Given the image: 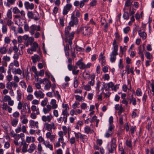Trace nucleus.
<instances>
[{
  "instance_id": "338daca9",
  "label": "nucleus",
  "mask_w": 154,
  "mask_h": 154,
  "mask_svg": "<svg viewBox=\"0 0 154 154\" xmlns=\"http://www.w3.org/2000/svg\"><path fill=\"white\" fill-rule=\"evenodd\" d=\"M123 17L125 19L128 20L129 19V14L127 12H125L123 14Z\"/></svg>"
},
{
  "instance_id": "412c9836",
  "label": "nucleus",
  "mask_w": 154,
  "mask_h": 154,
  "mask_svg": "<svg viewBox=\"0 0 154 154\" xmlns=\"http://www.w3.org/2000/svg\"><path fill=\"white\" fill-rule=\"evenodd\" d=\"M54 126V124L52 123L51 124H48L47 123H45L44 124V128L45 130H47L48 131H50L52 129L53 127Z\"/></svg>"
},
{
  "instance_id": "e2e57ef3",
  "label": "nucleus",
  "mask_w": 154,
  "mask_h": 154,
  "mask_svg": "<svg viewBox=\"0 0 154 154\" xmlns=\"http://www.w3.org/2000/svg\"><path fill=\"white\" fill-rule=\"evenodd\" d=\"M75 99L79 101L84 100V98L83 97L80 96L79 95H75Z\"/></svg>"
},
{
  "instance_id": "c03bdc74",
  "label": "nucleus",
  "mask_w": 154,
  "mask_h": 154,
  "mask_svg": "<svg viewBox=\"0 0 154 154\" xmlns=\"http://www.w3.org/2000/svg\"><path fill=\"white\" fill-rule=\"evenodd\" d=\"M7 50L6 47L3 46L0 48V53L2 54H4L6 53Z\"/></svg>"
},
{
  "instance_id": "e433bc0d",
  "label": "nucleus",
  "mask_w": 154,
  "mask_h": 154,
  "mask_svg": "<svg viewBox=\"0 0 154 154\" xmlns=\"http://www.w3.org/2000/svg\"><path fill=\"white\" fill-rule=\"evenodd\" d=\"M32 46H31V48L34 51V52L36 51V49L38 48L40 49V47H39L38 44L36 42H34L32 44Z\"/></svg>"
},
{
  "instance_id": "58836bf2",
  "label": "nucleus",
  "mask_w": 154,
  "mask_h": 154,
  "mask_svg": "<svg viewBox=\"0 0 154 154\" xmlns=\"http://www.w3.org/2000/svg\"><path fill=\"white\" fill-rule=\"evenodd\" d=\"M26 141L28 143H34L35 141V138L33 137L27 136L26 137Z\"/></svg>"
},
{
  "instance_id": "a18cd8bd",
  "label": "nucleus",
  "mask_w": 154,
  "mask_h": 154,
  "mask_svg": "<svg viewBox=\"0 0 154 154\" xmlns=\"http://www.w3.org/2000/svg\"><path fill=\"white\" fill-rule=\"evenodd\" d=\"M113 117L112 116H111L109 119V127H115L114 125L113 124Z\"/></svg>"
},
{
  "instance_id": "6e6d98bb",
  "label": "nucleus",
  "mask_w": 154,
  "mask_h": 154,
  "mask_svg": "<svg viewBox=\"0 0 154 154\" xmlns=\"http://www.w3.org/2000/svg\"><path fill=\"white\" fill-rule=\"evenodd\" d=\"M4 42L5 43V44H9L11 42V39L10 37L8 36L5 37L4 38Z\"/></svg>"
},
{
  "instance_id": "c85d7f7f",
  "label": "nucleus",
  "mask_w": 154,
  "mask_h": 154,
  "mask_svg": "<svg viewBox=\"0 0 154 154\" xmlns=\"http://www.w3.org/2000/svg\"><path fill=\"white\" fill-rule=\"evenodd\" d=\"M83 34L84 35H90L91 31L90 29L88 27H85L83 29Z\"/></svg>"
},
{
  "instance_id": "423d86ee",
  "label": "nucleus",
  "mask_w": 154,
  "mask_h": 154,
  "mask_svg": "<svg viewBox=\"0 0 154 154\" xmlns=\"http://www.w3.org/2000/svg\"><path fill=\"white\" fill-rule=\"evenodd\" d=\"M79 22V19L76 17L71 16V20L69 23V25L73 26L74 25H77Z\"/></svg>"
},
{
  "instance_id": "f257e3e1",
  "label": "nucleus",
  "mask_w": 154,
  "mask_h": 154,
  "mask_svg": "<svg viewBox=\"0 0 154 154\" xmlns=\"http://www.w3.org/2000/svg\"><path fill=\"white\" fill-rule=\"evenodd\" d=\"M116 140L114 138L111 139L110 143H108L107 148L109 152L112 153L116 150Z\"/></svg>"
},
{
  "instance_id": "052dcab7",
  "label": "nucleus",
  "mask_w": 154,
  "mask_h": 154,
  "mask_svg": "<svg viewBox=\"0 0 154 154\" xmlns=\"http://www.w3.org/2000/svg\"><path fill=\"white\" fill-rule=\"evenodd\" d=\"M19 85L21 86L22 88L26 89V83L24 81H21L19 83Z\"/></svg>"
},
{
  "instance_id": "473e14b6",
  "label": "nucleus",
  "mask_w": 154,
  "mask_h": 154,
  "mask_svg": "<svg viewBox=\"0 0 154 154\" xmlns=\"http://www.w3.org/2000/svg\"><path fill=\"white\" fill-rule=\"evenodd\" d=\"M31 59L34 63H35L37 61L39 62L40 59L39 56L36 54H35L31 57Z\"/></svg>"
},
{
  "instance_id": "13d9d810",
  "label": "nucleus",
  "mask_w": 154,
  "mask_h": 154,
  "mask_svg": "<svg viewBox=\"0 0 154 154\" xmlns=\"http://www.w3.org/2000/svg\"><path fill=\"white\" fill-rule=\"evenodd\" d=\"M125 7H128L132 5V2L131 0H125Z\"/></svg>"
},
{
  "instance_id": "dca6fc26",
  "label": "nucleus",
  "mask_w": 154,
  "mask_h": 154,
  "mask_svg": "<svg viewBox=\"0 0 154 154\" xmlns=\"http://www.w3.org/2000/svg\"><path fill=\"white\" fill-rule=\"evenodd\" d=\"M46 137L47 139H49L51 142H54L55 139V136L52 135L50 132L47 133L46 134Z\"/></svg>"
},
{
  "instance_id": "79ce46f5",
  "label": "nucleus",
  "mask_w": 154,
  "mask_h": 154,
  "mask_svg": "<svg viewBox=\"0 0 154 154\" xmlns=\"http://www.w3.org/2000/svg\"><path fill=\"white\" fill-rule=\"evenodd\" d=\"M58 135L59 137L58 140H59V141H64V140L63 137L64 134H63V132L62 131H60L58 132Z\"/></svg>"
},
{
  "instance_id": "aec40b11",
  "label": "nucleus",
  "mask_w": 154,
  "mask_h": 154,
  "mask_svg": "<svg viewBox=\"0 0 154 154\" xmlns=\"http://www.w3.org/2000/svg\"><path fill=\"white\" fill-rule=\"evenodd\" d=\"M57 120L58 123H62L63 122L64 124H66L67 121V118L64 116L63 117L60 116Z\"/></svg>"
},
{
  "instance_id": "4be33fe9",
  "label": "nucleus",
  "mask_w": 154,
  "mask_h": 154,
  "mask_svg": "<svg viewBox=\"0 0 154 154\" xmlns=\"http://www.w3.org/2000/svg\"><path fill=\"white\" fill-rule=\"evenodd\" d=\"M51 107L53 109H55L58 107V105L57 103V101L54 99H52L50 102Z\"/></svg>"
},
{
  "instance_id": "9d476101",
  "label": "nucleus",
  "mask_w": 154,
  "mask_h": 154,
  "mask_svg": "<svg viewBox=\"0 0 154 154\" xmlns=\"http://www.w3.org/2000/svg\"><path fill=\"white\" fill-rule=\"evenodd\" d=\"M118 55V53L111 52L109 54V60L111 63L115 62L116 60V56Z\"/></svg>"
},
{
  "instance_id": "20e7f679",
  "label": "nucleus",
  "mask_w": 154,
  "mask_h": 154,
  "mask_svg": "<svg viewBox=\"0 0 154 154\" xmlns=\"http://www.w3.org/2000/svg\"><path fill=\"white\" fill-rule=\"evenodd\" d=\"M104 53L101 52L99 55L98 60L101 65L104 66L106 64V57L104 56Z\"/></svg>"
},
{
  "instance_id": "f03ea898",
  "label": "nucleus",
  "mask_w": 154,
  "mask_h": 154,
  "mask_svg": "<svg viewBox=\"0 0 154 154\" xmlns=\"http://www.w3.org/2000/svg\"><path fill=\"white\" fill-rule=\"evenodd\" d=\"M39 82L41 83H43L45 85L44 89L45 90H49L51 86V82L49 79L47 78H44L43 79H40Z\"/></svg>"
},
{
  "instance_id": "7ed1b4c3",
  "label": "nucleus",
  "mask_w": 154,
  "mask_h": 154,
  "mask_svg": "<svg viewBox=\"0 0 154 154\" xmlns=\"http://www.w3.org/2000/svg\"><path fill=\"white\" fill-rule=\"evenodd\" d=\"M3 100L4 102H7L9 106H12L14 104V100H12L10 96L8 95H5L4 96Z\"/></svg>"
},
{
  "instance_id": "6ab92c4d",
  "label": "nucleus",
  "mask_w": 154,
  "mask_h": 154,
  "mask_svg": "<svg viewBox=\"0 0 154 154\" xmlns=\"http://www.w3.org/2000/svg\"><path fill=\"white\" fill-rule=\"evenodd\" d=\"M43 144L45 145L46 148L49 149L51 151L53 150V145L51 143H50L48 141L45 140L44 141V142L43 143Z\"/></svg>"
},
{
  "instance_id": "69168bd1",
  "label": "nucleus",
  "mask_w": 154,
  "mask_h": 154,
  "mask_svg": "<svg viewBox=\"0 0 154 154\" xmlns=\"http://www.w3.org/2000/svg\"><path fill=\"white\" fill-rule=\"evenodd\" d=\"M88 106L86 103H82L81 105V108L82 109L85 110L88 108Z\"/></svg>"
},
{
  "instance_id": "f8f14e48",
  "label": "nucleus",
  "mask_w": 154,
  "mask_h": 154,
  "mask_svg": "<svg viewBox=\"0 0 154 154\" xmlns=\"http://www.w3.org/2000/svg\"><path fill=\"white\" fill-rule=\"evenodd\" d=\"M112 52L118 53L119 46L117 44L116 40L115 39H114L113 40L112 44Z\"/></svg>"
},
{
  "instance_id": "7c9ffc66",
  "label": "nucleus",
  "mask_w": 154,
  "mask_h": 154,
  "mask_svg": "<svg viewBox=\"0 0 154 154\" xmlns=\"http://www.w3.org/2000/svg\"><path fill=\"white\" fill-rule=\"evenodd\" d=\"M12 73L15 75L18 74L21 75L22 73V71L20 68H14L12 70Z\"/></svg>"
},
{
  "instance_id": "39448f33",
  "label": "nucleus",
  "mask_w": 154,
  "mask_h": 154,
  "mask_svg": "<svg viewBox=\"0 0 154 154\" xmlns=\"http://www.w3.org/2000/svg\"><path fill=\"white\" fill-rule=\"evenodd\" d=\"M72 7V5L70 4H67L64 7L62 11V14L63 15H66L68 13L69 11L71 10Z\"/></svg>"
},
{
  "instance_id": "c9c22d12",
  "label": "nucleus",
  "mask_w": 154,
  "mask_h": 154,
  "mask_svg": "<svg viewBox=\"0 0 154 154\" xmlns=\"http://www.w3.org/2000/svg\"><path fill=\"white\" fill-rule=\"evenodd\" d=\"M16 99L17 101L21 100L22 97V92L20 89L17 90Z\"/></svg>"
},
{
  "instance_id": "603ef678",
  "label": "nucleus",
  "mask_w": 154,
  "mask_h": 154,
  "mask_svg": "<svg viewBox=\"0 0 154 154\" xmlns=\"http://www.w3.org/2000/svg\"><path fill=\"white\" fill-rule=\"evenodd\" d=\"M145 55L146 58L149 60H150L152 58V55L149 52L146 51L145 52Z\"/></svg>"
},
{
  "instance_id": "cd10ccee",
  "label": "nucleus",
  "mask_w": 154,
  "mask_h": 154,
  "mask_svg": "<svg viewBox=\"0 0 154 154\" xmlns=\"http://www.w3.org/2000/svg\"><path fill=\"white\" fill-rule=\"evenodd\" d=\"M23 145L22 151L23 153H25L27 152H28L27 148L28 147V145L25 142H22L21 143Z\"/></svg>"
},
{
  "instance_id": "680f3d73",
  "label": "nucleus",
  "mask_w": 154,
  "mask_h": 154,
  "mask_svg": "<svg viewBox=\"0 0 154 154\" xmlns=\"http://www.w3.org/2000/svg\"><path fill=\"white\" fill-rule=\"evenodd\" d=\"M7 16L9 19H12V13L11 9L8 10L7 13Z\"/></svg>"
},
{
  "instance_id": "a19ab883",
  "label": "nucleus",
  "mask_w": 154,
  "mask_h": 154,
  "mask_svg": "<svg viewBox=\"0 0 154 154\" xmlns=\"http://www.w3.org/2000/svg\"><path fill=\"white\" fill-rule=\"evenodd\" d=\"M78 67L76 66H73V69L72 71V74L74 75H77L79 72V70L77 69Z\"/></svg>"
},
{
  "instance_id": "1a4fd4ad",
  "label": "nucleus",
  "mask_w": 154,
  "mask_h": 154,
  "mask_svg": "<svg viewBox=\"0 0 154 154\" xmlns=\"http://www.w3.org/2000/svg\"><path fill=\"white\" fill-rule=\"evenodd\" d=\"M34 94L36 98L40 99L43 98L45 95V94L40 90L35 91Z\"/></svg>"
},
{
  "instance_id": "c756f323",
  "label": "nucleus",
  "mask_w": 154,
  "mask_h": 154,
  "mask_svg": "<svg viewBox=\"0 0 154 154\" xmlns=\"http://www.w3.org/2000/svg\"><path fill=\"white\" fill-rule=\"evenodd\" d=\"M138 35L141 38H142L143 40L146 39L147 37L146 33L144 31H142L140 30L138 31Z\"/></svg>"
},
{
  "instance_id": "09e8293b",
  "label": "nucleus",
  "mask_w": 154,
  "mask_h": 154,
  "mask_svg": "<svg viewBox=\"0 0 154 154\" xmlns=\"http://www.w3.org/2000/svg\"><path fill=\"white\" fill-rule=\"evenodd\" d=\"M18 121V119L17 118H15L11 122V125L12 126L15 127Z\"/></svg>"
},
{
  "instance_id": "49530a36",
  "label": "nucleus",
  "mask_w": 154,
  "mask_h": 154,
  "mask_svg": "<svg viewBox=\"0 0 154 154\" xmlns=\"http://www.w3.org/2000/svg\"><path fill=\"white\" fill-rule=\"evenodd\" d=\"M48 102V99L46 97H45L43 100H42L41 102V104L42 106L45 107L47 105V102Z\"/></svg>"
},
{
  "instance_id": "4468645a",
  "label": "nucleus",
  "mask_w": 154,
  "mask_h": 154,
  "mask_svg": "<svg viewBox=\"0 0 154 154\" xmlns=\"http://www.w3.org/2000/svg\"><path fill=\"white\" fill-rule=\"evenodd\" d=\"M53 118L52 115L50 114L49 115L46 116L44 115L42 117V119L44 122H50Z\"/></svg>"
},
{
  "instance_id": "b1692460",
  "label": "nucleus",
  "mask_w": 154,
  "mask_h": 154,
  "mask_svg": "<svg viewBox=\"0 0 154 154\" xmlns=\"http://www.w3.org/2000/svg\"><path fill=\"white\" fill-rule=\"evenodd\" d=\"M52 109L51 107V105L50 104H48L46 107H44L43 109V112L45 114H46L49 112Z\"/></svg>"
},
{
  "instance_id": "de8ad7c7",
  "label": "nucleus",
  "mask_w": 154,
  "mask_h": 154,
  "mask_svg": "<svg viewBox=\"0 0 154 154\" xmlns=\"http://www.w3.org/2000/svg\"><path fill=\"white\" fill-rule=\"evenodd\" d=\"M74 132L75 137L77 141H79V138H81L82 134L79 132Z\"/></svg>"
},
{
  "instance_id": "f704fd0d",
  "label": "nucleus",
  "mask_w": 154,
  "mask_h": 154,
  "mask_svg": "<svg viewBox=\"0 0 154 154\" xmlns=\"http://www.w3.org/2000/svg\"><path fill=\"white\" fill-rule=\"evenodd\" d=\"M36 146V145L34 143L31 144L29 146V148L28 149V152L31 153L35 149Z\"/></svg>"
},
{
  "instance_id": "6e6552de",
  "label": "nucleus",
  "mask_w": 154,
  "mask_h": 154,
  "mask_svg": "<svg viewBox=\"0 0 154 154\" xmlns=\"http://www.w3.org/2000/svg\"><path fill=\"white\" fill-rule=\"evenodd\" d=\"M17 87V84L13 81L8 82L6 84V88L9 90L12 89L13 87L14 88H16Z\"/></svg>"
},
{
  "instance_id": "8fccbe9b",
  "label": "nucleus",
  "mask_w": 154,
  "mask_h": 154,
  "mask_svg": "<svg viewBox=\"0 0 154 154\" xmlns=\"http://www.w3.org/2000/svg\"><path fill=\"white\" fill-rule=\"evenodd\" d=\"M142 93L141 89L138 88L136 91V95L138 97H140L142 95Z\"/></svg>"
},
{
  "instance_id": "9b49d317",
  "label": "nucleus",
  "mask_w": 154,
  "mask_h": 154,
  "mask_svg": "<svg viewBox=\"0 0 154 154\" xmlns=\"http://www.w3.org/2000/svg\"><path fill=\"white\" fill-rule=\"evenodd\" d=\"M115 127H112L111 126L109 127L108 130L106 131L105 134V137L106 138H108L111 137L112 135L113 131V130Z\"/></svg>"
},
{
  "instance_id": "a211bd4d",
  "label": "nucleus",
  "mask_w": 154,
  "mask_h": 154,
  "mask_svg": "<svg viewBox=\"0 0 154 154\" xmlns=\"http://www.w3.org/2000/svg\"><path fill=\"white\" fill-rule=\"evenodd\" d=\"M43 144L45 145L46 148L49 149L51 151L53 150V145L51 143H50L48 141L45 140L44 141V142L43 143Z\"/></svg>"
},
{
  "instance_id": "72a5a7b5",
  "label": "nucleus",
  "mask_w": 154,
  "mask_h": 154,
  "mask_svg": "<svg viewBox=\"0 0 154 154\" xmlns=\"http://www.w3.org/2000/svg\"><path fill=\"white\" fill-rule=\"evenodd\" d=\"M74 32H73L67 34L65 35L66 37V41H67L68 39H72L74 37Z\"/></svg>"
},
{
  "instance_id": "0eeeda50",
  "label": "nucleus",
  "mask_w": 154,
  "mask_h": 154,
  "mask_svg": "<svg viewBox=\"0 0 154 154\" xmlns=\"http://www.w3.org/2000/svg\"><path fill=\"white\" fill-rule=\"evenodd\" d=\"M30 33L32 35H34L35 30L37 31H39L40 30V27L39 26H37L34 24L32 25L30 27Z\"/></svg>"
},
{
  "instance_id": "ddd939ff",
  "label": "nucleus",
  "mask_w": 154,
  "mask_h": 154,
  "mask_svg": "<svg viewBox=\"0 0 154 154\" xmlns=\"http://www.w3.org/2000/svg\"><path fill=\"white\" fill-rule=\"evenodd\" d=\"M126 50V47L125 46H124L123 47L122 46H120L119 56L120 57L122 58L123 56H125V55Z\"/></svg>"
},
{
  "instance_id": "5fc2aeb1",
  "label": "nucleus",
  "mask_w": 154,
  "mask_h": 154,
  "mask_svg": "<svg viewBox=\"0 0 154 154\" xmlns=\"http://www.w3.org/2000/svg\"><path fill=\"white\" fill-rule=\"evenodd\" d=\"M61 114L63 116H66L67 118L68 116L69 115L68 110H65L63 109L62 110Z\"/></svg>"
},
{
  "instance_id": "bb28decb",
  "label": "nucleus",
  "mask_w": 154,
  "mask_h": 154,
  "mask_svg": "<svg viewBox=\"0 0 154 154\" xmlns=\"http://www.w3.org/2000/svg\"><path fill=\"white\" fill-rule=\"evenodd\" d=\"M62 128L63 131H62L64 135H66L67 133L69 134V131H70L71 129L69 126H68V128L65 126H63L62 127Z\"/></svg>"
},
{
  "instance_id": "2f4dec72",
  "label": "nucleus",
  "mask_w": 154,
  "mask_h": 154,
  "mask_svg": "<svg viewBox=\"0 0 154 154\" xmlns=\"http://www.w3.org/2000/svg\"><path fill=\"white\" fill-rule=\"evenodd\" d=\"M85 133L87 134H92L94 133L93 130L91 129L90 127L88 126H86L84 128Z\"/></svg>"
},
{
  "instance_id": "0e129e2a",
  "label": "nucleus",
  "mask_w": 154,
  "mask_h": 154,
  "mask_svg": "<svg viewBox=\"0 0 154 154\" xmlns=\"http://www.w3.org/2000/svg\"><path fill=\"white\" fill-rule=\"evenodd\" d=\"M15 131L16 133H18L21 131V125H19L17 128L15 129Z\"/></svg>"
},
{
  "instance_id": "4d7b16f0",
  "label": "nucleus",
  "mask_w": 154,
  "mask_h": 154,
  "mask_svg": "<svg viewBox=\"0 0 154 154\" xmlns=\"http://www.w3.org/2000/svg\"><path fill=\"white\" fill-rule=\"evenodd\" d=\"M118 66L119 69H122L124 68V65L122 63V57L120 59L118 63Z\"/></svg>"
},
{
  "instance_id": "2eb2a0df",
  "label": "nucleus",
  "mask_w": 154,
  "mask_h": 154,
  "mask_svg": "<svg viewBox=\"0 0 154 154\" xmlns=\"http://www.w3.org/2000/svg\"><path fill=\"white\" fill-rule=\"evenodd\" d=\"M29 124L32 128L35 127L37 129L38 128V123L37 121H35L33 120H31L29 121Z\"/></svg>"
},
{
  "instance_id": "864d4df0",
  "label": "nucleus",
  "mask_w": 154,
  "mask_h": 154,
  "mask_svg": "<svg viewBox=\"0 0 154 154\" xmlns=\"http://www.w3.org/2000/svg\"><path fill=\"white\" fill-rule=\"evenodd\" d=\"M82 87L84 89L87 91H90L91 90V86L88 84L86 85H84Z\"/></svg>"
},
{
  "instance_id": "bf43d9fd",
  "label": "nucleus",
  "mask_w": 154,
  "mask_h": 154,
  "mask_svg": "<svg viewBox=\"0 0 154 154\" xmlns=\"http://www.w3.org/2000/svg\"><path fill=\"white\" fill-rule=\"evenodd\" d=\"M102 79L104 81H108L110 78V76L109 74H105L103 75L102 77Z\"/></svg>"
},
{
  "instance_id": "a878e982",
  "label": "nucleus",
  "mask_w": 154,
  "mask_h": 154,
  "mask_svg": "<svg viewBox=\"0 0 154 154\" xmlns=\"http://www.w3.org/2000/svg\"><path fill=\"white\" fill-rule=\"evenodd\" d=\"M76 64L79 66L81 69H85V64L82 62V60L81 59L79 60L76 63Z\"/></svg>"
},
{
  "instance_id": "5701e85b",
  "label": "nucleus",
  "mask_w": 154,
  "mask_h": 154,
  "mask_svg": "<svg viewBox=\"0 0 154 154\" xmlns=\"http://www.w3.org/2000/svg\"><path fill=\"white\" fill-rule=\"evenodd\" d=\"M113 83L112 82H110L108 83L105 84L103 85L104 88L106 91L109 90L110 88L112 89L113 87Z\"/></svg>"
},
{
  "instance_id": "774afa93",
  "label": "nucleus",
  "mask_w": 154,
  "mask_h": 154,
  "mask_svg": "<svg viewBox=\"0 0 154 154\" xmlns=\"http://www.w3.org/2000/svg\"><path fill=\"white\" fill-rule=\"evenodd\" d=\"M80 139L82 140L83 142H84L87 141L88 137L86 135L82 134Z\"/></svg>"
},
{
  "instance_id": "3c124183",
  "label": "nucleus",
  "mask_w": 154,
  "mask_h": 154,
  "mask_svg": "<svg viewBox=\"0 0 154 154\" xmlns=\"http://www.w3.org/2000/svg\"><path fill=\"white\" fill-rule=\"evenodd\" d=\"M2 33L3 34H6L7 32V27L6 25H3L1 29Z\"/></svg>"
},
{
  "instance_id": "ea45409f",
  "label": "nucleus",
  "mask_w": 154,
  "mask_h": 154,
  "mask_svg": "<svg viewBox=\"0 0 154 154\" xmlns=\"http://www.w3.org/2000/svg\"><path fill=\"white\" fill-rule=\"evenodd\" d=\"M31 109L33 112H36V114L37 115H39L40 114L39 109L38 108H37L36 106L35 105H32L31 106Z\"/></svg>"
},
{
  "instance_id": "393cba45",
  "label": "nucleus",
  "mask_w": 154,
  "mask_h": 154,
  "mask_svg": "<svg viewBox=\"0 0 154 154\" xmlns=\"http://www.w3.org/2000/svg\"><path fill=\"white\" fill-rule=\"evenodd\" d=\"M80 11L81 10L80 9L79 10L76 9H75L72 13L71 16L76 17L77 18L79 17L80 15Z\"/></svg>"
},
{
  "instance_id": "37998d69",
  "label": "nucleus",
  "mask_w": 154,
  "mask_h": 154,
  "mask_svg": "<svg viewBox=\"0 0 154 154\" xmlns=\"http://www.w3.org/2000/svg\"><path fill=\"white\" fill-rule=\"evenodd\" d=\"M20 118L21 120V122L23 124H26L28 122V120L26 117L25 115H23L22 117L21 116Z\"/></svg>"
},
{
  "instance_id": "4c0bfd02",
  "label": "nucleus",
  "mask_w": 154,
  "mask_h": 154,
  "mask_svg": "<svg viewBox=\"0 0 154 154\" xmlns=\"http://www.w3.org/2000/svg\"><path fill=\"white\" fill-rule=\"evenodd\" d=\"M120 116L119 117V124L121 125H122L123 124V120L126 119V117L125 114H123L120 115Z\"/></svg>"
},
{
  "instance_id": "f3484780",
  "label": "nucleus",
  "mask_w": 154,
  "mask_h": 154,
  "mask_svg": "<svg viewBox=\"0 0 154 154\" xmlns=\"http://www.w3.org/2000/svg\"><path fill=\"white\" fill-rule=\"evenodd\" d=\"M24 5L26 9L32 10L34 8V5L33 3H30L28 2H26L24 3Z\"/></svg>"
}]
</instances>
